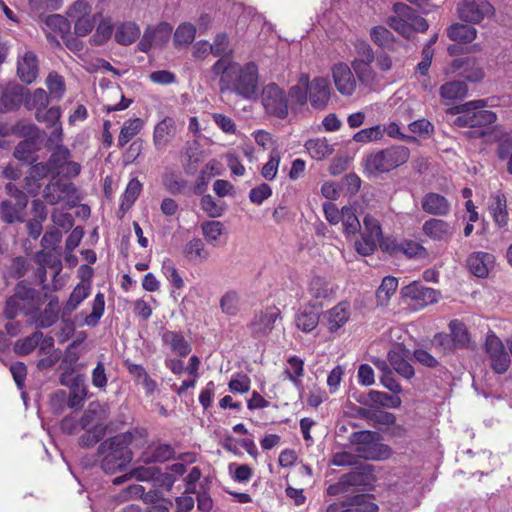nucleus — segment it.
Instances as JSON below:
<instances>
[{"label":"nucleus","instance_id":"nucleus-1","mask_svg":"<svg viewBox=\"0 0 512 512\" xmlns=\"http://www.w3.org/2000/svg\"><path fill=\"white\" fill-rule=\"evenodd\" d=\"M134 434L131 431L116 434L103 440L97 448L100 467L106 474L124 471L133 459L130 448Z\"/></svg>","mask_w":512,"mask_h":512},{"label":"nucleus","instance_id":"nucleus-2","mask_svg":"<svg viewBox=\"0 0 512 512\" xmlns=\"http://www.w3.org/2000/svg\"><path fill=\"white\" fill-rule=\"evenodd\" d=\"M410 158V150L404 145H392L374 150L363 158L364 170L373 176L389 173L404 165Z\"/></svg>","mask_w":512,"mask_h":512},{"label":"nucleus","instance_id":"nucleus-3","mask_svg":"<svg viewBox=\"0 0 512 512\" xmlns=\"http://www.w3.org/2000/svg\"><path fill=\"white\" fill-rule=\"evenodd\" d=\"M485 106V100H473L450 107L447 113L458 115L453 121L456 127L483 128L497 120L493 111L482 109Z\"/></svg>","mask_w":512,"mask_h":512},{"label":"nucleus","instance_id":"nucleus-4","mask_svg":"<svg viewBox=\"0 0 512 512\" xmlns=\"http://www.w3.org/2000/svg\"><path fill=\"white\" fill-rule=\"evenodd\" d=\"M235 71L231 83L224 86L225 92H233L246 100H256L259 96L258 66L254 62H248L243 66L238 63Z\"/></svg>","mask_w":512,"mask_h":512},{"label":"nucleus","instance_id":"nucleus-5","mask_svg":"<svg viewBox=\"0 0 512 512\" xmlns=\"http://www.w3.org/2000/svg\"><path fill=\"white\" fill-rule=\"evenodd\" d=\"M380 434L376 431L362 430L353 432L349 441L355 445V450L361 458L378 460L389 456L390 448L380 443Z\"/></svg>","mask_w":512,"mask_h":512},{"label":"nucleus","instance_id":"nucleus-6","mask_svg":"<svg viewBox=\"0 0 512 512\" xmlns=\"http://www.w3.org/2000/svg\"><path fill=\"white\" fill-rule=\"evenodd\" d=\"M92 6L86 0L75 1L67 10V17L74 22V33L77 37L90 34L101 13L92 15Z\"/></svg>","mask_w":512,"mask_h":512},{"label":"nucleus","instance_id":"nucleus-7","mask_svg":"<svg viewBox=\"0 0 512 512\" xmlns=\"http://www.w3.org/2000/svg\"><path fill=\"white\" fill-rule=\"evenodd\" d=\"M262 103L266 112L279 119L287 118L289 114V100L286 92L275 83L263 88Z\"/></svg>","mask_w":512,"mask_h":512},{"label":"nucleus","instance_id":"nucleus-8","mask_svg":"<svg viewBox=\"0 0 512 512\" xmlns=\"http://www.w3.org/2000/svg\"><path fill=\"white\" fill-rule=\"evenodd\" d=\"M400 295L404 300H410L415 308L422 309L427 305L438 302L441 297V292L426 287L420 281H413L401 288Z\"/></svg>","mask_w":512,"mask_h":512},{"label":"nucleus","instance_id":"nucleus-9","mask_svg":"<svg viewBox=\"0 0 512 512\" xmlns=\"http://www.w3.org/2000/svg\"><path fill=\"white\" fill-rule=\"evenodd\" d=\"M485 351L488 355L491 369L497 374H504L511 363L510 355L506 351L503 342L494 333L487 335Z\"/></svg>","mask_w":512,"mask_h":512},{"label":"nucleus","instance_id":"nucleus-10","mask_svg":"<svg viewBox=\"0 0 512 512\" xmlns=\"http://www.w3.org/2000/svg\"><path fill=\"white\" fill-rule=\"evenodd\" d=\"M374 467L364 464L356 467L351 472L341 476V485H345L347 492L370 490L375 482Z\"/></svg>","mask_w":512,"mask_h":512},{"label":"nucleus","instance_id":"nucleus-11","mask_svg":"<svg viewBox=\"0 0 512 512\" xmlns=\"http://www.w3.org/2000/svg\"><path fill=\"white\" fill-rule=\"evenodd\" d=\"M281 312L276 306H268L256 313L248 325L251 336L261 339L267 336L274 328L276 320Z\"/></svg>","mask_w":512,"mask_h":512},{"label":"nucleus","instance_id":"nucleus-12","mask_svg":"<svg viewBox=\"0 0 512 512\" xmlns=\"http://www.w3.org/2000/svg\"><path fill=\"white\" fill-rule=\"evenodd\" d=\"M459 17L468 23H480L494 13L493 6L486 0H465L458 6Z\"/></svg>","mask_w":512,"mask_h":512},{"label":"nucleus","instance_id":"nucleus-13","mask_svg":"<svg viewBox=\"0 0 512 512\" xmlns=\"http://www.w3.org/2000/svg\"><path fill=\"white\" fill-rule=\"evenodd\" d=\"M28 88L17 83H8L0 96V113L17 110L25 101Z\"/></svg>","mask_w":512,"mask_h":512},{"label":"nucleus","instance_id":"nucleus-14","mask_svg":"<svg viewBox=\"0 0 512 512\" xmlns=\"http://www.w3.org/2000/svg\"><path fill=\"white\" fill-rule=\"evenodd\" d=\"M331 71L337 91L343 96H351L356 89V79L351 68L339 62L333 65Z\"/></svg>","mask_w":512,"mask_h":512},{"label":"nucleus","instance_id":"nucleus-15","mask_svg":"<svg viewBox=\"0 0 512 512\" xmlns=\"http://www.w3.org/2000/svg\"><path fill=\"white\" fill-rule=\"evenodd\" d=\"M451 68L453 72L458 71L459 76L469 82H479L485 75L481 65L471 56L454 59Z\"/></svg>","mask_w":512,"mask_h":512},{"label":"nucleus","instance_id":"nucleus-16","mask_svg":"<svg viewBox=\"0 0 512 512\" xmlns=\"http://www.w3.org/2000/svg\"><path fill=\"white\" fill-rule=\"evenodd\" d=\"M322 308L321 302H310L302 307L295 316L297 328L305 333L313 331L319 323Z\"/></svg>","mask_w":512,"mask_h":512},{"label":"nucleus","instance_id":"nucleus-17","mask_svg":"<svg viewBox=\"0 0 512 512\" xmlns=\"http://www.w3.org/2000/svg\"><path fill=\"white\" fill-rule=\"evenodd\" d=\"M90 293V286L83 285L82 283H79L76 285V287L71 292L68 300L66 301L62 314H61V320L62 323H65L69 326V332H74V322L70 319V315L72 312H74L78 306L84 301Z\"/></svg>","mask_w":512,"mask_h":512},{"label":"nucleus","instance_id":"nucleus-18","mask_svg":"<svg viewBox=\"0 0 512 512\" xmlns=\"http://www.w3.org/2000/svg\"><path fill=\"white\" fill-rule=\"evenodd\" d=\"M331 87L327 78L316 77L309 81V100L314 108L323 109L330 100Z\"/></svg>","mask_w":512,"mask_h":512},{"label":"nucleus","instance_id":"nucleus-19","mask_svg":"<svg viewBox=\"0 0 512 512\" xmlns=\"http://www.w3.org/2000/svg\"><path fill=\"white\" fill-rule=\"evenodd\" d=\"M309 76L307 74H301L298 83L290 87L287 97L289 100V109L293 113L301 111L303 106L306 105L309 94Z\"/></svg>","mask_w":512,"mask_h":512},{"label":"nucleus","instance_id":"nucleus-20","mask_svg":"<svg viewBox=\"0 0 512 512\" xmlns=\"http://www.w3.org/2000/svg\"><path fill=\"white\" fill-rule=\"evenodd\" d=\"M422 230L430 239L445 243L449 242L455 233L453 226L438 218H431L425 221Z\"/></svg>","mask_w":512,"mask_h":512},{"label":"nucleus","instance_id":"nucleus-21","mask_svg":"<svg viewBox=\"0 0 512 512\" xmlns=\"http://www.w3.org/2000/svg\"><path fill=\"white\" fill-rule=\"evenodd\" d=\"M13 295L28 306V310L25 311L26 315H32L40 311V306L42 305L40 293L30 287L25 280H20L15 285Z\"/></svg>","mask_w":512,"mask_h":512},{"label":"nucleus","instance_id":"nucleus-22","mask_svg":"<svg viewBox=\"0 0 512 512\" xmlns=\"http://www.w3.org/2000/svg\"><path fill=\"white\" fill-rule=\"evenodd\" d=\"M374 495L369 493H356L347 496L342 502L343 512H377L378 505L374 502Z\"/></svg>","mask_w":512,"mask_h":512},{"label":"nucleus","instance_id":"nucleus-23","mask_svg":"<svg viewBox=\"0 0 512 512\" xmlns=\"http://www.w3.org/2000/svg\"><path fill=\"white\" fill-rule=\"evenodd\" d=\"M38 59L34 52L27 51L17 61V75L26 84L34 82L38 76Z\"/></svg>","mask_w":512,"mask_h":512},{"label":"nucleus","instance_id":"nucleus-24","mask_svg":"<svg viewBox=\"0 0 512 512\" xmlns=\"http://www.w3.org/2000/svg\"><path fill=\"white\" fill-rule=\"evenodd\" d=\"M176 135V122L172 117H165L158 122L153 132V143L157 150L165 148Z\"/></svg>","mask_w":512,"mask_h":512},{"label":"nucleus","instance_id":"nucleus-25","mask_svg":"<svg viewBox=\"0 0 512 512\" xmlns=\"http://www.w3.org/2000/svg\"><path fill=\"white\" fill-rule=\"evenodd\" d=\"M175 456V449L167 443H161L153 449L149 446L139 457V461L146 464L164 463Z\"/></svg>","mask_w":512,"mask_h":512},{"label":"nucleus","instance_id":"nucleus-26","mask_svg":"<svg viewBox=\"0 0 512 512\" xmlns=\"http://www.w3.org/2000/svg\"><path fill=\"white\" fill-rule=\"evenodd\" d=\"M494 263V256L487 252H473L467 258V267L476 277L484 278L489 273V268Z\"/></svg>","mask_w":512,"mask_h":512},{"label":"nucleus","instance_id":"nucleus-27","mask_svg":"<svg viewBox=\"0 0 512 512\" xmlns=\"http://www.w3.org/2000/svg\"><path fill=\"white\" fill-rule=\"evenodd\" d=\"M421 206L424 212L436 216H445L450 211L449 201L443 195L434 192L427 193L422 198Z\"/></svg>","mask_w":512,"mask_h":512},{"label":"nucleus","instance_id":"nucleus-28","mask_svg":"<svg viewBox=\"0 0 512 512\" xmlns=\"http://www.w3.org/2000/svg\"><path fill=\"white\" fill-rule=\"evenodd\" d=\"M408 352L409 351L406 349H401L399 351L391 350L387 355L392 368L405 379H411L415 375L413 366L406 359Z\"/></svg>","mask_w":512,"mask_h":512},{"label":"nucleus","instance_id":"nucleus-29","mask_svg":"<svg viewBox=\"0 0 512 512\" xmlns=\"http://www.w3.org/2000/svg\"><path fill=\"white\" fill-rule=\"evenodd\" d=\"M162 341L180 357L188 356L192 351L191 344L185 339L179 331L167 330L162 334Z\"/></svg>","mask_w":512,"mask_h":512},{"label":"nucleus","instance_id":"nucleus-30","mask_svg":"<svg viewBox=\"0 0 512 512\" xmlns=\"http://www.w3.org/2000/svg\"><path fill=\"white\" fill-rule=\"evenodd\" d=\"M87 394L88 389L85 385V376L77 374L76 380L69 387L67 406L71 409H81Z\"/></svg>","mask_w":512,"mask_h":512},{"label":"nucleus","instance_id":"nucleus-31","mask_svg":"<svg viewBox=\"0 0 512 512\" xmlns=\"http://www.w3.org/2000/svg\"><path fill=\"white\" fill-rule=\"evenodd\" d=\"M237 64V62H234L227 57H221L212 66V72L216 76H220L219 84L221 93L225 92L224 86L231 83V77L236 73L235 69L237 68Z\"/></svg>","mask_w":512,"mask_h":512},{"label":"nucleus","instance_id":"nucleus-32","mask_svg":"<svg viewBox=\"0 0 512 512\" xmlns=\"http://www.w3.org/2000/svg\"><path fill=\"white\" fill-rule=\"evenodd\" d=\"M108 417V405L99 401L89 403L87 409L79 420L81 429L86 430L95 420L104 421Z\"/></svg>","mask_w":512,"mask_h":512},{"label":"nucleus","instance_id":"nucleus-33","mask_svg":"<svg viewBox=\"0 0 512 512\" xmlns=\"http://www.w3.org/2000/svg\"><path fill=\"white\" fill-rule=\"evenodd\" d=\"M477 30L471 25L455 23L447 29L448 37L457 43H471L476 38Z\"/></svg>","mask_w":512,"mask_h":512},{"label":"nucleus","instance_id":"nucleus-34","mask_svg":"<svg viewBox=\"0 0 512 512\" xmlns=\"http://www.w3.org/2000/svg\"><path fill=\"white\" fill-rule=\"evenodd\" d=\"M440 96L446 100H460L467 96L468 87L465 81L453 80L441 85Z\"/></svg>","mask_w":512,"mask_h":512},{"label":"nucleus","instance_id":"nucleus-35","mask_svg":"<svg viewBox=\"0 0 512 512\" xmlns=\"http://www.w3.org/2000/svg\"><path fill=\"white\" fill-rule=\"evenodd\" d=\"M140 35V28L134 22L120 24L115 32V41L123 46L131 45Z\"/></svg>","mask_w":512,"mask_h":512},{"label":"nucleus","instance_id":"nucleus-36","mask_svg":"<svg viewBox=\"0 0 512 512\" xmlns=\"http://www.w3.org/2000/svg\"><path fill=\"white\" fill-rule=\"evenodd\" d=\"M490 213L495 224L502 228L508 223L507 200L504 194L498 193L493 198L490 206Z\"/></svg>","mask_w":512,"mask_h":512},{"label":"nucleus","instance_id":"nucleus-37","mask_svg":"<svg viewBox=\"0 0 512 512\" xmlns=\"http://www.w3.org/2000/svg\"><path fill=\"white\" fill-rule=\"evenodd\" d=\"M368 397L371 400V407L399 408L402 403L401 398L397 394L391 395L376 390H370Z\"/></svg>","mask_w":512,"mask_h":512},{"label":"nucleus","instance_id":"nucleus-38","mask_svg":"<svg viewBox=\"0 0 512 512\" xmlns=\"http://www.w3.org/2000/svg\"><path fill=\"white\" fill-rule=\"evenodd\" d=\"M349 319V311L343 303L333 307L328 312V330L335 333L341 328Z\"/></svg>","mask_w":512,"mask_h":512},{"label":"nucleus","instance_id":"nucleus-39","mask_svg":"<svg viewBox=\"0 0 512 512\" xmlns=\"http://www.w3.org/2000/svg\"><path fill=\"white\" fill-rule=\"evenodd\" d=\"M106 430L107 426L102 423L96 424L92 428L87 429L86 432L79 437V446L82 448H90L96 445L104 438Z\"/></svg>","mask_w":512,"mask_h":512},{"label":"nucleus","instance_id":"nucleus-40","mask_svg":"<svg viewBox=\"0 0 512 512\" xmlns=\"http://www.w3.org/2000/svg\"><path fill=\"white\" fill-rule=\"evenodd\" d=\"M163 185L166 190L173 195L185 194L188 188V182L174 171H169L164 174Z\"/></svg>","mask_w":512,"mask_h":512},{"label":"nucleus","instance_id":"nucleus-41","mask_svg":"<svg viewBox=\"0 0 512 512\" xmlns=\"http://www.w3.org/2000/svg\"><path fill=\"white\" fill-rule=\"evenodd\" d=\"M398 279L394 276H385L378 289L376 290V299L378 304L385 305L389 302L391 296L396 292Z\"/></svg>","mask_w":512,"mask_h":512},{"label":"nucleus","instance_id":"nucleus-42","mask_svg":"<svg viewBox=\"0 0 512 512\" xmlns=\"http://www.w3.org/2000/svg\"><path fill=\"white\" fill-rule=\"evenodd\" d=\"M309 294L314 299L313 302H320L321 299H327L332 293V289L328 281L320 276H315L309 283Z\"/></svg>","mask_w":512,"mask_h":512},{"label":"nucleus","instance_id":"nucleus-43","mask_svg":"<svg viewBox=\"0 0 512 512\" xmlns=\"http://www.w3.org/2000/svg\"><path fill=\"white\" fill-rule=\"evenodd\" d=\"M113 24L110 17L103 18L96 27L95 33L90 38V43L94 46L104 45L112 36Z\"/></svg>","mask_w":512,"mask_h":512},{"label":"nucleus","instance_id":"nucleus-44","mask_svg":"<svg viewBox=\"0 0 512 512\" xmlns=\"http://www.w3.org/2000/svg\"><path fill=\"white\" fill-rule=\"evenodd\" d=\"M143 121L140 118L127 120L121 128L118 136V146L124 147L142 129Z\"/></svg>","mask_w":512,"mask_h":512},{"label":"nucleus","instance_id":"nucleus-45","mask_svg":"<svg viewBox=\"0 0 512 512\" xmlns=\"http://www.w3.org/2000/svg\"><path fill=\"white\" fill-rule=\"evenodd\" d=\"M44 23L53 31L59 32L64 38L70 34L71 23L70 19L60 14H51L47 16H40Z\"/></svg>","mask_w":512,"mask_h":512},{"label":"nucleus","instance_id":"nucleus-46","mask_svg":"<svg viewBox=\"0 0 512 512\" xmlns=\"http://www.w3.org/2000/svg\"><path fill=\"white\" fill-rule=\"evenodd\" d=\"M43 338L41 331H35L31 335L18 340L14 345V351L17 355L25 356L31 353Z\"/></svg>","mask_w":512,"mask_h":512},{"label":"nucleus","instance_id":"nucleus-47","mask_svg":"<svg viewBox=\"0 0 512 512\" xmlns=\"http://www.w3.org/2000/svg\"><path fill=\"white\" fill-rule=\"evenodd\" d=\"M68 192V185L61 181L50 182L43 190V198L50 205L58 204L62 200V194Z\"/></svg>","mask_w":512,"mask_h":512},{"label":"nucleus","instance_id":"nucleus-48","mask_svg":"<svg viewBox=\"0 0 512 512\" xmlns=\"http://www.w3.org/2000/svg\"><path fill=\"white\" fill-rule=\"evenodd\" d=\"M49 95L42 88H37L32 94L29 92L25 95L24 106L28 110L35 109L39 111L42 108H47L49 104Z\"/></svg>","mask_w":512,"mask_h":512},{"label":"nucleus","instance_id":"nucleus-49","mask_svg":"<svg viewBox=\"0 0 512 512\" xmlns=\"http://www.w3.org/2000/svg\"><path fill=\"white\" fill-rule=\"evenodd\" d=\"M196 35V27L191 23L180 24L174 33V45L175 47L187 46L191 44Z\"/></svg>","mask_w":512,"mask_h":512},{"label":"nucleus","instance_id":"nucleus-50","mask_svg":"<svg viewBox=\"0 0 512 512\" xmlns=\"http://www.w3.org/2000/svg\"><path fill=\"white\" fill-rule=\"evenodd\" d=\"M341 221L346 235H355L361 231L360 221L353 208L348 206L342 207Z\"/></svg>","mask_w":512,"mask_h":512},{"label":"nucleus","instance_id":"nucleus-51","mask_svg":"<svg viewBox=\"0 0 512 512\" xmlns=\"http://www.w3.org/2000/svg\"><path fill=\"white\" fill-rule=\"evenodd\" d=\"M371 40L379 47L392 49L394 42L393 33L384 26H375L370 31Z\"/></svg>","mask_w":512,"mask_h":512},{"label":"nucleus","instance_id":"nucleus-52","mask_svg":"<svg viewBox=\"0 0 512 512\" xmlns=\"http://www.w3.org/2000/svg\"><path fill=\"white\" fill-rule=\"evenodd\" d=\"M351 67L356 74L358 80L363 85H371L375 81V72L372 63L368 62H351Z\"/></svg>","mask_w":512,"mask_h":512},{"label":"nucleus","instance_id":"nucleus-53","mask_svg":"<svg viewBox=\"0 0 512 512\" xmlns=\"http://www.w3.org/2000/svg\"><path fill=\"white\" fill-rule=\"evenodd\" d=\"M450 334L458 348H464L469 342V334L465 324L459 320L449 323Z\"/></svg>","mask_w":512,"mask_h":512},{"label":"nucleus","instance_id":"nucleus-54","mask_svg":"<svg viewBox=\"0 0 512 512\" xmlns=\"http://www.w3.org/2000/svg\"><path fill=\"white\" fill-rule=\"evenodd\" d=\"M105 310V297L102 292H98L92 304V312L85 318V323L89 327L98 325Z\"/></svg>","mask_w":512,"mask_h":512},{"label":"nucleus","instance_id":"nucleus-55","mask_svg":"<svg viewBox=\"0 0 512 512\" xmlns=\"http://www.w3.org/2000/svg\"><path fill=\"white\" fill-rule=\"evenodd\" d=\"M20 210L9 200H3L0 203L1 219L6 224H13L15 222H24Z\"/></svg>","mask_w":512,"mask_h":512},{"label":"nucleus","instance_id":"nucleus-56","mask_svg":"<svg viewBox=\"0 0 512 512\" xmlns=\"http://www.w3.org/2000/svg\"><path fill=\"white\" fill-rule=\"evenodd\" d=\"M206 240L212 245H217L219 237L223 234L224 225L220 221H206L201 225Z\"/></svg>","mask_w":512,"mask_h":512},{"label":"nucleus","instance_id":"nucleus-57","mask_svg":"<svg viewBox=\"0 0 512 512\" xmlns=\"http://www.w3.org/2000/svg\"><path fill=\"white\" fill-rule=\"evenodd\" d=\"M380 238L361 232V239L355 242L356 251L362 256L374 253Z\"/></svg>","mask_w":512,"mask_h":512},{"label":"nucleus","instance_id":"nucleus-58","mask_svg":"<svg viewBox=\"0 0 512 512\" xmlns=\"http://www.w3.org/2000/svg\"><path fill=\"white\" fill-rule=\"evenodd\" d=\"M383 135L384 129L382 128V125H375L356 132L353 136V140L359 143H368L381 140Z\"/></svg>","mask_w":512,"mask_h":512},{"label":"nucleus","instance_id":"nucleus-59","mask_svg":"<svg viewBox=\"0 0 512 512\" xmlns=\"http://www.w3.org/2000/svg\"><path fill=\"white\" fill-rule=\"evenodd\" d=\"M200 204L202 210L211 218H218L225 211L224 203H218L210 194L203 195Z\"/></svg>","mask_w":512,"mask_h":512},{"label":"nucleus","instance_id":"nucleus-60","mask_svg":"<svg viewBox=\"0 0 512 512\" xmlns=\"http://www.w3.org/2000/svg\"><path fill=\"white\" fill-rule=\"evenodd\" d=\"M220 308L228 316H235L239 311V295L235 291L226 292L220 300Z\"/></svg>","mask_w":512,"mask_h":512},{"label":"nucleus","instance_id":"nucleus-61","mask_svg":"<svg viewBox=\"0 0 512 512\" xmlns=\"http://www.w3.org/2000/svg\"><path fill=\"white\" fill-rule=\"evenodd\" d=\"M46 85L51 97L60 99L65 92L64 78L56 72H50L46 78Z\"/></svg>","mask_w":512,"mask_h":512},{"label":"nucleus","instance_id":"nucleus-62","mask_svg":"<svg viewBox=\"0 0 512 512\" xmlns=\"http://www.w3.org/2000/svg\"><path fill=\"white\" fill-rule=\"evenodd\" d=\"M287 362L293 369V373L290 369H285L284 374L294 385L297 386L301 382L299 378L304 375V362L296 355L288 358Z\"/></svg>","mask_w":512,"mask_h":512},{"label":"nucleus","instance_id":"nucleus-63","mask_svg":"<svg viewBox=\"0 0 512 512\" xmlns=\"http://www.w3.org/2000/svg\"><path fill=\"white\" fill-rule=\"evenodd\" d=\"M184 253L189 259H201L206 260L209 256L208 252L204 248V243L200 238H193L190 240L184 249Z\"/></svg>","mask_w":512,"mask_h":512},{"label":"nucleus","instance_id":"nucleus-64","mask_svg":"<svg viewBox=\"0 0 512 512\" xmlns=\"http://www.w3.org/2000/svg\"><path fill=\"white\" fill-rule=\"evenodd\" d=\"M36 150V143L32 139L20 141L14 149L13 155L16 159L29 162L32 154Z\"/></svg>","mask_w":512,"mask_h":512}]
</instances>
